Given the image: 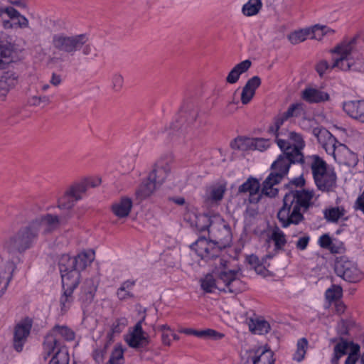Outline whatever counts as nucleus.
Returning <instances> with one entry per match:
<instances>
[{
  "label": "nucleus",
  "mask_w": 364,
  "mask_h": 364,
  "mask_svg": "<svg viewBox=\"0 0 364 364\" xmlns=\"http://www.w3.org/2000/svg\"><path fill=\"white\" fill-rule=\"evenodd\" d=\"M309 35H310L309 30H299L290 33L288 39L292 44L296 45L304 41Z\"/></svg>",
  "instance_id": "37998d69"
},
{
  "label": "nucleus",
  "mask_w": 364,
  "mask_h": 364,
  "mask_svg": "<svg viewBox=\"0 0 364 364\" xmlns=\"http://www.w3.org/2000/svg\"><path fill=\"white\" fill-rule=\"evenodd\" d=\"M325 296L326 299L329 301H338L342 296V288L340 286L332 285L331 288H328L326 291Z\"/></svg>",
  "instance_id": "c03bdc74"
},
{
  "label": "nucleus",
  "mask_w": 364,
  "mask_h": 364,
  "mask_svg": "<svg viewBox=\"0 0 364 364\" xmlns=\"http://www.w3.org/2000/svg\"><path fill=\"white\" fill-rule=\"evenodd\" d=\"M18 82V75L13 71H7L3 73L0 77V90L3 95L12 88H14Z\"/></svg>",
  "instance_id": "393cba45"
},
{
  "label": "nucleus",
  "mask_w": 364,
  "mask_h": 364,
  "mask_svg": "<svg viewBox=\"0 0 364 364\" xmlns=\"http://www.w3.org/2000/svg\"><path fill=\"white\" fill-rule=\"evenodd\" d=\"M313 134L317 136L318 139H319V135L321 134V135H323L324 136H328V135H330V132H328L326 129H321V128H318V127H316V128H314L313 129Z\"/></svg>",
  "instance_id": "774afa93"
},
{
  "label": "nucleus",
  "mask_w": 364,
  "mask_h": 364,
  "mask_svg": "<svg viewBox=\"0 0 364 364\" xmlns=\"http://www.w3.org/2000/svg\"><path fill=\"white\" fill-rule=\"evenodd\" d=\"M123 350L121 348H115L112 351L109 360V364H123Z\"/></svg>",
  "instance_id": "864d4df0"
},
{
  "label": "nucleus",
  "mask_w": 364,
  "mask_h": 364,
  "mask_svg": "<svg viewBox=\"0 0 364 364\" xmlns=\"http://www.w3.org/2000/svg\"><path fill=\"white\" fill-rule=\"evenodd\" d=\"M354 208L357 210H360L364 214V191L357 198L354 204Z\"/></svg>",
  "instance_id": "0e129e2a"
},
{
  "label": "nucleus",
  "mask_w": 364,
  "mask_h": 364,
  "mask_svg": "<svg viewBox=\"0 0 364 364\" xmlns=\"http://www.w3.org/2000/svg\"><path fill=\"white\" fill-rule=\"evenodd\" d=\"M171 167L166 161H158L153 171L149 173V179H153L159 186L166 178L170 173Z\"/></svg>",
  "instance_id": "b1692460"
},
{
  "label": "nucleus",
  "mask_w": 364,
  "mask_h": 364,
  "mask_svg": "<svg viewBox=\"0 0 364 364\" xmlns=\"http://www.w3.org/2000/svg\"><path fill=\"white\" fill-rule=\"evenodd\" d=\"M343 107L350 117L364 123V100L344 102Z\"/></svg>",
  "instance_id": "4be33fe9"
},
{
  "label": "nucleus",
  "mask_w": 364,
  "mask_h": 364,
  "mask_svg": "<svg viewBox=\"0 0 364 364\" xmlns=\"http://www.w3.org/2000/svg\"><path fill=\"white\" fill-rule=\"evenodd\" d=\"M252 62L250 60H245L237 64L228 73L226 82L229 84L236 83L240 75L247 72L251 67Z\"/></svg>",
  "instance_id": "a878e982"
},
{
  "label": "nucleus",
  "mask_w": 364,
  "mask_h": 364,
  "mask_svg": "<svg viewBox=\"0 0 364 364\" xmlns=\"http://www.w3.org/2000/svg\"><path fill=\"white\" fill-rule=\"evenodd\" d=\"M333 240L328 234L322 235L318 239V245L321 247L328 249L332 243Z\"/></svg>",
  "instance_id": "bf43d9fd"
},
{
  "label": "nucleus",
  "mask_w": 364,
  "mask_h": 364,
  "mask_svg": "<svg viewBox=\"0 0 364 364\" xmlns=\"http://www.w3.org/2000/svg\"><path fill=\"white\" fill-rule=\"evenodd\" d=\"M214 219L215 223L209 229L208 235L210 240H213L214 243L223 250L231 242L230 229L222 221L219 215H215Z\"/></svg>",
  "instance_id": "f8f14e48"
},
{
  "label": "nucleus",
  "mask_w": 364,
  "mask_h": 364,
  "mask_svg": "<svg viewBox=\"0 0 364 364\" xmlns=\"http://www.w3.org/2000/svg\"><path fill=\"white\" fill-rule=\"evenodd\" d=\"M14 268L7 272L0 268V298L5 294L13 277Z\"/></svg>",
  "instance_id": "4c0bfd02"
},
{
  "label": "nucleus",
  "mask_w": 364,
  "mask_h": 364,
  "mask_svg": "<svg viewBox=\"0 0 364 364\" xmlns=\"http://www.w3.org/2000/svg\"><path fill=\"white\" fill-rule=\"evenodd\" d=\"M213 274H207L200 279L202 289L206 293H213L215 289L224 292L237 294L244 291L245 284L239 277V271L228 269L227 266L220 267L215 264Z\"/></svg>",
  "instance_id": "39448f33"
},
{
  "label": "nucleus",
  "mask_w": 364,
  "mask_h": 364,
  "mask_svg": "<svg viewBox=\"0 0 364 364\" xmlns=\"http://www.w3.org/2000/svg\"><path fill=\"white\" fill-rule=\"evenodd\" d=\"M334 270L338 277L348 282L356 283L363 278V273L357 264L344 256L336 259Z\"/></svg>",
  "instance_id": "9b49d317"
},
{
  "label": "nucleus",
  "mask_w": 364,
  "mask_h": 364,
  "mask_svg": "<svg viewBox=\"0 0 364 364\" xmlns=\"http://www.w3.org/2000/svg\"><path fill=\"white\" fill-rule=\"evenodd\" d=\"M198 109L193 105H187L180 111L178 118L171 124V134L177 137L188 136L191 138L198 134L201 122H197Z\"/></svg>",
  "instance_id": "0eeeda50"
},
{
  "label": "nucleus",
  "mask_w": 364,
  "mask_h": 364,
  "mask_svg": "<svg viewBox=\"0 0 364 364\" xmlns=\"http://www.w3.org/2000/svg\"><path fill=\"white\" fill-rule=\"evenodd\" d=\"M323 146L326 151L328 154L333 155L335 160L338 161L339 163H343V161L338 155L339 153L354 156L345 144L338 143L336 139L331 134L328 136L327 141L323 144Z\"/></svg>",
  "instance_id": "6ab92c4d"
},
{
  "label": "nucleus",
  "mask_w": 364,
  "mask_h": 364,
  "mask_svg": "<svg viewBox=\"0 0 364 364\" xmlns=\"http://www.w3.org/2000/svg\"><path fill=\"white\" fill-rule=\"evenodd\" d=\"M302 98L309 103H319L328 100L327 92L314 88H306L302 92Z\"/></svg>",
  "instance_id": "bb28decb"
},
{
  "label": "nucleus",
  "mask_w": 364,
  "mask_h": 364,
  "mask_svg": "<svg viewBox=\"0 0 364 364\" xmlns=\"http://www.w3.org/2000/svg\"><path fill=\"white\" fill-rule=\"evenodd\" d=\"M31 326L28 323H18L15 327L14 336V347L18 352H21L23 346L30 333Z\"/></svg>",
  "instance_id": "5701e85b"
},
{
  "label": "nucleus",
  "mask_w": 364,
  "mask_h": 364,
  "mask_svg": "<svg viewBox=\"0 0 364 364\" xmlns=\"http://www.w3.org/2000/svg\"><path fill=\"white\" fill-rule=\"evenodd\" d=\"M304 112L303 105L301 103L291 105L287 110L283 112L289 119L293 117H299Z\"/></svg>",
  "instance_id": "09e8293b"
},
{
  "label": "nucleus",
  "mask_w": 364,
  "mask_h": 364,
  "mask_svg": "<svg viewBox=\"0 0 364 364\" xmlns=\"http://www.w3.org/2000/svg\"><path fill=\"white\" fill-rule=\"evenodd\" d=\"M296 346V350L294 354L293 359L297 362H301L304 358L308 341L305 338H302L298 341Z\"/></svg>",
  "instance_id": "79ce46f5"
},
{
  "label": "nucleus",
  "mask_w": 364,
  "mask_h": 364,
  "mask_svg": "<svg viewBox=\"0 0 364 364\" xmlns=\"http://www.w3.org/2000/svg\"><path fill=\"white\" fill-rule=\"evenodd\" d=\"M97 286L98 282L94 278L84 281L79 294V300L83 305H88L93 301Z\"/></svg>",
  "instance_id": "aec40b11"
},
{
  "label": "nucleus",
  "mask_w": 364,
  "mask_h": 364,
  "mask_svg": "<svg viewBox=\"0 0 364 364\" xmlns=\"http://www.w3.org/2000/svg\"><path fill=\"white\" fill-rule=\"evenodd\" d=\"M75 336V332L68 326L55 325L45 338L43 343L44 353L46 354L45 358L53 354L51 364H68V355L61 350L63 341H73Z\"/></svg>",
  "instance_id": "423d86ee"
},
{
  "label": "nucleus",
  "mask_w": 364,
  "mask_h": 364,
  "mask_svg": "<svg viewBox=\"0 0 364 364\" xmlns=\"http://www.w3.org/2000/svg\"><path fill=\"white\" fill-rule=\"evenodd\" d=\"M310 241V237L307 235H305L299 238V240L296 242V247L299 250H304L309 245Z\"/></svg>",
  "instance_id": "13d9d810"
},
{
  "label": "nucleus",
  "mask_w": 364,
  "mask_h": 364,
  "mask_svg": "<svg viewBox=\"0 0 364 364\" xmlns=\"http://www.w3.org/2000/svg\"><path fill=\"white\" fill-rule=\"evenodd\" d=\"M257 353L259 355L253 358V364H274V353L269 348L264 347L260 353L259 350Z\"/></svg>",
  "instance_id": "72a5a7b5"
},
{
  "label": "nucleus",
  "mask_w": 364,
  "mask_h": 364,
  "mask_svg": "<svg viewBox=\"0 0 364 364\" xmlns=\"http://www.w3.org/2000/svg\"><path fill=\"white\" fill-rule=\"evenodd\" d=\"M136 284V281L128 279L122 283L120 287L117 290V296L120 301H125L129 299H133L134 295L132 289Z\"/></svg>",
  "instance_id": "2f4dec72"
},
{
  "label": "nucleus",
  "mask_w": 364,
  "mask_h": 364,
  "mask_svg": "<svg viewBox=\"0 0 364 364\" xmlns=\"http://www.w3.org/2000/svg\"><path fill=\"white\" fill-rule=\"evenodd\" d=\"M355 38L344 41L330 50L336 56L333 57L332 64L326 60H319L316 65V70L322 77L328 70L337 68L341 71H360L361 65L359 59L354 60L355 54Z\"/></svg>",
  "instance_id": "20e7f679"
},
{
  "label": "nucleus",
  "mask_w": 364,
  "mask_h": 364,
  "mask_svg": "<svg viewBox=\"0 0 364 364\" xmlns=\"http://www.w3.org/2000/svg\"><path fill=\"white\" fill-rule=\"evenodd\" d=\"M124 78L122 75L114 73L112 76V88L114 92H119L123 87Z\"/></svg>",
  "instance_id": "6e6d98bb"
},
{
  "label": "nucleus",
  "mask_w": 364,
  "mask_h": 364,
  "mask_svg": "<svg viewBox=\"0 0 364 364\" xmlns=\"http://www.w3.org/2000/svg\"><path fill=\"white\" fill-rule=\"evenodd\" d=\"M289 184L291 186H294L296 188H301L305 185V180L303 177V175L301 174L299 177L293 178Z\"/></svg>",
  "instance_id": "69168bd1"
},
{
  "label": "nucleus",
  "mask_w": 364,
  "mask_h": 364,
  "mask_svg": "<svg viewBox=\"0 0 364 364\" xmlns=\"http://www.w3.org/2000/svg\"><path fill=\"white\" fill-rule=\"evenodd\" d=\"M343 243L332 242L331 245L328 248L332 253H341L343 250Z\"/></svg>",
  "instance_id": "338daca9"
},
{
  "label": "nucleus",
  "mask_w": 364,
  "mask_h": 364,
  "mask_svg": "<svg viewBox=\"0 0 364 364\" xmlns=\"http://www.w3.org/2000/svg\"><path fill=\"white\" fill-rule=\"evenodd\" d=\"M79 282H69L67 278H63L62 287L63 293L60 298V311L63 314L66 313L71 307L74 301L73 295L75 289L78 286Z\"/></svg>",
  "instance_id": "f3484780"
},
{
  "label": "nucleus",
  "mask_w": 364,
  "mask_h": 364,
  "mask_svg": "<svg viewBox=\"0 0 364 364\" xmlns=\"http://www.w3.org/2000/svg\"><path fill=\"white\" fill-rule=\"evenodd\" d=\"M261 0H249L242 7V12L247 16L257 14L262 8Z\"/></svg>",
  "instance_id": "58836bf2"
},
{
  "label": "nucleus",
  "mask_w": 364,
  "mask_h": 364,
  "mask_svg": "<svg viewBox=\"0 0 364 364\" xmlns=\"http://www.w3.org/2000/svg\"><path fill=\"white\" fill-rule=\"evenodd\" d=\"M255 94L252 93V92L245 89L242 88V93H241V102L243 105H247L253 98Z\"/></svg>",
  "instance_id": "680f3d73"
},
{
  "label": "nucleus",
  "mask_w": 364,
  "mask_h": 364,
  "mask_svg": "<svg viewBox=\"0 0 364 364\" xmlns=\"http://www.w3.org/2000/svg\"><path fill=\"white\" fill-rule=\"evenodd\" d=\"M88 41L89 36L86 33L73 36L56 33L52 36L51 44L55 50L71 55L79 50H82L84 55H88L92 52V46Z\"/></svg>",
  "instance_id": "6e6552de"
},
{
  "label": "nucleus",
  "mask_w": 364,
  "mask_h": 364,
  "mask_svg": "<svg viewBox=\"0 0 364 364\" xmlns=\"http://www.w3.org/2000/svg\"><path fill=\"white\" fill-rule=\"evenodd\" d=\"M288 119L284 113L277 115L274 118V126L269 127V132L274 134L276 136V142L277 143V139L282 138L284 135L282 132H279L280 127L284 124Z\"/></svg>",
  "instance_id": "a19ab883"
},
{
  "label": "nucleus",
  "mask_w": 364,
  "mask_h": 364,
  "mask_svg": "<svg viewBox=\"0 0 364 364\" xmlns=\"http://www.w3.org/2000/svg\"><path fill=\"white\" fill-rule=\"evenodd\" d=\"M260 189V183L259 181L252 176L249 177L247 180L238 187L239 193H249L250 202L257 203L260 199L259 191Z\"/></svg>",
  "instance_id": "412c9836"
},
{
  "label": "nucleus",
  "mask_w": 364,
  "mask_h": 364,
  "mask_svg": "<svg viewBox=\"0 0 364 364\" xmlns=\"http://www.w3.org/2000/svg\"><path fill=\"white\" fill-rule=\"evenodd\" d=\"M100 183V179L86 180L80 183H75L65 191L64 195L58 200V207L60 209H70L75 202L82 198L83 193L90 187H96Z\"/></svg>",
  "instance_id": "9d476101"
},
{
  "label": "nucleus",
  "mask_w": 364,
  "mask_h": 364,
  "mask_svg": "<svg viewBox=\"0 0 364 364\" xmlns=\"http://www.w3.org/2000/svg\"><path fill=\"white\" fill-rule=\"evenodd\" d=\"M269 239L274 241L275 250H282L287 243L285 234L277 227L273 229Z\"/></svg>",
  "instance_id": "e433bc0d"
},
{
  "label": "nucleus",
  "mask_w": 364,
  "mask_h": 364,
  "mask_svg": "<svg viewBox=\"0 0 364 364\" xmlns=\"http://www.w3.org/2000/svg\"><path fill=\"white\" fill-rule=\"evenodd\" d=\"M269 146V141L264 139L257 138L252 139L250 141V148L259 151H263Z\"/></svg>",
  "instance_id": "3c124183"
},
{
  "label": "nucleus",
  "mask_w": 364,
  "mask_h": 364,
  "mask_svg": "<svg viewBox=\"0 0 364 364\" xmlns=\"http://www.w3.org/2000/svg\"><path fill=\"white\" fill-rule=\"evenodd\" d=\"M128 321L124 317L116 319L112 325L111 331L112 335L120 333L127 326Z\"/></svg>",
  "instance_id": "8fccbe9b"
},
{
  "label": "nucleus",
  "mask_w": 364,
  "mask_h": 364,
  "mask_svg": "<svg viewBox=\"0 0 364 364\" xmlns=\"http://www.w3.org/2000/svg\"><path fill=\"white\" fill-rule=\"evenodd\" d=\"M132 208V200L127 197L122 198L121 200L112 205V211L114 214L119 218L127 217Z\"/></svg>",
  "instance_id": "c85d7f7f"
},
{
  "label": "nucleus",
  "mask_w": 364,
  "mask_h": 364,
  "mask_svg": "<svg viewBox=\"0 0 364 364\" xmlns=\"http://www.w3.org/2000/svg\"><path fill=\"white\" fill-rule=\"evenodd\" d=\"M191 248L206 262H213V266H215V263L220 267L227 266V260L220 257L222 249L212 240L200 237L191 245Z\"/></svg>",
  "instance_id": "1a4fd4ad"
},
{
  "label": "nucleus",
  "mask_w": 364,
  "mask_h": 364,
  "mask_svg": "<svg viewBox=\"0 0 364 364\" xmlns=\"http://www.w3.org/2000/svg\"><path fill=\"white\" fill-rule=\"evenodd\" d=\"M251 139L237 137L230 143V146L235 150H246L250 147Z\"/></svg>",
  "instance_id": "a18cd8bd"
},
{
  "label": "nucleus",
  "mask_w": 364,
  "mask_h": 364,
  "mask_svg": "<svg viewBox=\"0 0 364 364\" xmlns=\"http://www.w3.org/2000/svg\"><path fill=\"white\" fill-rule=\"evenodd\" d=\"M314 180L317 188L323 192H333L337 187L336 173L331 168Z\"/></svg>",
  "instance_id": "a211bd4d"
},
{
  "label": "nucleus",
  "mask_w": 364,
  "mask_h": 364,
  "mask_svg": "<svg viewBox=\"0 0 364 364\" xmlns=\"http://www.w3.org/2000/svg\"><path fill=\"white\" fill-rule=\"evenodd\" d=\"M300 164L303 169L308 170L309 167L311 168L314 179L331 169L328 167L326 162L318 155L304 157V162Z\"/></svg>",
  "instance_id": "dca6fc26"
},
{
  "label": "nucleus",
  "mask_w": 364,
  "mask_h": 364,
  "mask_svg": "<svg viewBox=\"0 0 364 364\" xmlns=\"http://www.w3.org/2000/svg\"><path fill=\"white\" fill-rule=\"evenodd\" d=\"M106 353L105 348L95 349L93 352V359L98 363H100L104 360V355Z\"/></svg>",
  "instance_id": "e2e57ef3"
},
{
  "label": "nucleus",
  "mask_w": 364,
  "mask_h": 364,
  "mask_svg": "<svg viewBox=\"0 0 364 364\" xmlns=\"http://www.w3.org/2000/svg\"><path fill=\"white\" fill-rule=\"evenodd\" d=\"M286 138H278L277 145L282 154L272 163V171L262 183V194L269 197H274L278 193V189L274 186L279 183L288 173L291 164L304 162V156L302 149L305 142L302 136L295 132H288Z\"/></svg>",
  "instance_id": "f257e3e1"
},
{
  "label": "nucleus",
  "mask_w": 364,
  "mask_h": 364,
  "mask_svg": "<svg viewBox=\"0 0 364 364\" xmlns=\"http://www.w3.org/2000/svg\"><path fill=\"white\" fill-rule=\"evenodd\" d=\"M260 85L261 79L259 78V77L254 76L247 80V82H246L245 85L243 87L255 94L257 88L259 87Z\"/></svg>",
  "instance_id": "5fc2aeb1"
},
{
  "label": "nucleus",
  "mask_w": 364,
  "mask_h": 364,
  "mask_svg": "<svg viewBox=\"0 0 364 364\" xmlns=\"http://www.w3.org/2000/svg\"><path fill=\"white\" fill-rule=\"evenodd\" d=\"M144 316L134 326L133 331L130 333L129 338H127L128 345L136 349L146 348L149 343V337L142 329V323L144 321Z\"/></svg>",
  "instance_id": "4468645a"
},
{
  "label": "nucleus",
  "mask_w": 364,
  "mask_h": 364,
  "mask_svg": "<svg viewBox=\"0 0 364 364\" xmlns=\"http://www.w3.org/2000/svg\"><path fill=\"white\" fill-rule=\"evenodd\" d=\"M336 331L341 336L348 335L349 331L348 321L341 319L337 324Z\"/></svg>",
  "instance_id": "4d7b16f0"
},
{
  "label": "nucleus",
  "mask_w": 364,
  "mask_h": 364,
  "mask_svg": "<svg viewBox=\"0 0 364 364\" xmlns=\"http://www.w3.org/2000/svg\"><path fill=\"white\" fill-rule=\"evenodd\" d=\"M14 45L7 41H0V69H4L12 61Z\"/></svg>",
  "instance_id": "c756f323"
},
{
  "label": "nucleus",
  "mask_w": 364,
  "mask_h": 364,
  "mask_svg": "<svg viewBox=\"0 0 364 364\" xmlns=\"http://www.w3.org/2000/svg\"><path fill=\"white\" fill-rule=\"evenodd\" d=\"M62 282L67 278L69 282H80V274L75 271L73 257L69 255H63L58 262Z\"/></svg>",
  "instance_id": "2eb2a0df"
},
{
  "label": "nucleus",
  "mask_w": 364,
  "mask_h": 364,
  "mask_svg": "<svg viewBox=\"0 0 364 364\" xmlns=\"http://www.w3.org/2000/svg\"><path fill=\"white\" fill-rule=\"evenodd\" d=\"M94 259V252H81L73 257L75 271L80 274Z\"/></svg>",
  "instance_id": "473e14b6"
},
{
  "label": "nucleus",
  "mask_w": 364,
  "mask_h": 364,
  "mask_svg": "<svg viewBox=\"0 0 364 364\" xmlns=\"http://www.w3.org/2000/svg\"><path fill=\"white\" fill-rule=\"evenodd\" d=\"M31 104L33 106H39L41 103L49 104L50 99L48 96H33L31 98Z\"/></svg>",
  "instance_id": "052dcab7"
},
{
  "label": "nucleus",
  "mask_w": 364,
  "mask_h": 364,
  "mask_svg": "<svg viewBox=\"0 0 364 364\" xmlns=\"http://www.w3.org/2000/svg\"><path fill=\"white\" fill-rule=\"evenodd\" d=\"M249 328L250 331L254 333L260 335L266 334L270 331L269 323L262 318H257L255 320L251 319L249 323Z\"/></svg>",
  "instance_id": "c9c22d12"
},
{
  "label": "nucleus",
  "mask_w": 364,
  "mask_h": 364,
  "mask_svg": "<svg viewBox=\"0 0 364 364\" xmlns=\"http://www.w3.org/2000/svg\"><path fill=\"white\" fill-rule=\"evenodd\" d=\"M346 210L343 206L330 207L323 210V217L329 223H337L340 219L346 221Z\"/></svg>",
  "instance_id": "cd10ccee"
},
{
  "label": "nucleus",
  "mask_w": 364,
  "mask_h": 364,
  "mask_svg": "<svg viewBox=\"0 0 364 364\" xmlns=\"http://www.w3.org/2000/svg\"><path fill=\"white\" fill-rule=\"evenodd\" d=\"M65 222L63 217L56 215H41L4 238L1 243L2 252L12 256L23 255L33 247L40 234L51 233Z\"/></svg>",
  "instance_id": "f03ea898"
},
{
  "label": "nucleus",
  "mask_w": 364,
  "mask_h": 364,
  "mask_svg": "<svg viewBox=\"0 0 364 364\" xmlns=\"http://www.w3.org/2000/svg\"><path fill=\"white\" fill-rule=\"evenodd\" d=\"M350 346V342H348L343 338H339V342L334 346L333 355L342 357L346 354L347 350Z\"/></svg>",
  "instance_id": "de8ad7c7"
},
{
  "label": "nucleus",
  "mask_w": 364,
  "mask_h": 364,
  "mask_svg": "<svg viewBox=\"0 0 364 364\" xmlns=\"http://www.w3.org/2000/svg\"><path fill=\"white\" fill-rule=\"evenodd\" d=\"M314 191L291 190L283 198V205L277 213L282 228L297 225L304 220V213L312 205Z\"/></svg>",
  "instance_id": "7ed1b4c3"
},
{
  "label": "nucleus",
  "mask_w": 364,
  "mask_h": 364,
  "mask_svg": "<svg viewBox=\"0 0 364 364\" xmlns=\"http://www.w3.org/2000/svg\"><path fill=\"white\" fill-rule=\"evenodd\" d=\"M326 31H327L326 26L316 25L311 28V31H310V34L311 35V38L321 41L325 36Z\"/></svg>",
  "instance_id": "603ef678"
},
{
  "label": "nucleus",
  "mask_w": 364,
  "mask_h": 364,
  "mask_svg": "<svg viewBox=\"0 0 364 364\" xmlns=\"http://www.w3.org/2000/svg\"><path fill=\"white\" fill-rule=\"evenodd\" d=\"M13 10L14 12H11V14H7V16L10 18L11 20H16L15 21V24L17 28H26L28 27V20L24 16L21 15L18 11L14 9L12 6H9V9Z\"/></svg>",
  "instance_id": "ea45409f"
},
{
  "label": "nucleus",
  "mask_w": 364,
  "mask_h": 364,
  "mask_svg": "<svg viewBox=\"0 0 364 364\" xmlns=\"http://www.w3.org/2000/svg\"><path fill=\"white\" fill-rule=\"evenodd\" d=\"M195 217V226L197 230L199 232H203L205 230L209 231V229L212 227V225L215 223V219L211 218L206 214L194 215Z\"/></svg>",
  "instance_id": "f704fd0d"
},
{
  "label": "nucleus",
  "mask_w": 364,
  "mask_h": 364,
  "mask_svg": "<svg viewBox=\"0 0 364 364\" xmlns=\"http://www.w3.org/2000/svg\"><path fill=\"white\" fill-rule=\"evenodd\" d=\"M227 191L226 184L216 183L205 188L203 200L206 205L213 207L220 205Z\"/></svg>",
  "instance_id": "ddd939ff"
},
{
  "label": "nucleus",
  "mask_w": 364,
  "mask_h": 364,
  "mask_svg": "<svg viewBox=\"0 0 364 364\" xmlns=\"http://www.w3.org/2000/svg\"><path fill=\"white\" fill-rule=\"evenodd\" d=\"M195 336L198 338H213L215 340L221 339L224 335L213 329L202 331L195 330Z\"/></svg>",
  "instance_id": "49530a36"
},
{
  "label": "nucleus",
  "mask_w": 364,
  "mask_h": 364,
  "mask_svg": "<svg viewBox=\"0 0 364 364\" xmlns=\"http://www.w3.org/2000/svg\"><path fill=\"white\" fill-rule=\"evenodd\" d=\"M159 186L153 179H149V176L144 180L136 191V196L142 200L150 196Z\"/></svg>",
  "instance_id": "7c9ffc66"
}]
</instances>
